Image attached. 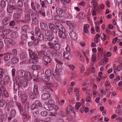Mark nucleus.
I'll return each mask as SVG.
<instances>
[{
  "instance_id": "nucleus-38",
  "label": "nucleus",
  "mask_w": 122,
  "mask_h": 122,
  "mask_svg": "<svg viewBox=\"0 0 122 122\" xmlns=\"http://www.w3.org/2000/svg\"><path fill=\"white\" fill-rule=\"evenodd\" d=\"M21 35L20 36V38L23 40H26L27 38V35L25 34V33H21Z\"/></svg>"
},
{
  "instance_id": "nucleus-8",
  "label": "nucleus",
  "mask_w": 122,
  "mask_h": 122,
  "mask_svg": "<svg viewBox=\"0 0 122 122\" xmlns=\"http://www.w3.org/2000/svg\"><path fill=\"white\" fill-rule=\"evenodd\" d=\"M45 35L47 36V39L48 41H50L52 38L53 34L52 30H47L45 31Z\"/></svg>"
},
{
  "instance_id": "nucleus-29",
  "label": "nucleus",
  "mask_w": 122,
  "mask_h": 122,
  "mask_svg": "<svg viewBox=\"0 0 122 122\" xmlns=\"http://www.w3.org/2000/svg\"><path fill=\"white\" fill-rule=\"evenodd\" d=\"M27 56V54L25 52H22L20 53V59L22 60L24 59Z\"/></svg>"
},
{
  "instance_id": "nucleus-41",
  "label": "nucleus",
  "mask_w": 122,
  "mask_h": 122,
  "mask_svg": "<svg viewBox=\"0 0 122 122\" xmlns=\"http://www.w3.org/2000/svg\"><path fill=\"white\" fill-rule=\"evenodd\" d=\"M73 108L70 105H68L67 107L66 110V115L68 116L69 115V111L72 110Z\"/></svg>"
},
{
  "instance_id": "nucleus-22",
  "label": "nucleus",
  "mask_w": 122,
  "mask_h": 122,
  "mask_svg": "<svg viewBox=\"0 0 122 122\" xmlns=\"http://www.w3.org/2000/svg\"><path fill=\"white\" fill-rule=\"evenodd\" d=\"M85 17V15L84 13L82 12H80L76 16V18L79 19H83Z\"/></svg>"
},
{
  "instance_id": "nucleus-59",
  "label": "nucleus",
  "mask_w": 122,
  "mask_h": 122,
  "mask_svg": "<svg viewBox=\"0 0 122 122\" xmlns=\"http://www.w3.org/2000/svg\"><path fill=\"white\" fill-rule=\"evenodd\" d=\"M38 55L40 56H43L46 54H45V52L44 51H41L39 52L38 53Z\"/></svg>"
},
{
  "instance_id": "nucleus-35",
  "label": "nucleus",
  "mask_w": 122,
  "mask_h": 122,
  "mask_svg": "<svg viewBox=\"0 0 122 122\" xmlns=\"http://www.w3.org/2000/svg\"><path fill=\"white\" fill-rule=\"evenodd\" d=\"M89 27V26L88 24H85L84 26L83 31L84 32L87 33H88V32L87 29Z\"/></svg>"
},
{
  "instance_id": "nucleus-52",
  "label": "nucleus",
  "mask_w": 122,
  "mask_h": 122,
  "mask_svg": "<svg viewBox=\"0 0 122 122\" xmlns=\"http://www.w3.org/2000/svg\"><path fill=\"white\" fill-rule=\"evenodd\" d=\"M5 55L4 58V60L6 61H9L10 59V55H7V54Z\"/></svg>"
},
{
  "instance_id": "nucleus-16",
  "label": "nucleus",
  "mask_w": 122,
  "mask_h": 122,
  "mask_svg": "<svg viewBox=\"0 0 122 122\" xmlns=\"http://www.w3.org/2000/svg\"><path fill=\"white\" fill-rule=\"evenodd\" d=\"M36 94L32 91H30L29 93V96L30 99L34 100L37 97Z\"/></svg>"
},
{
  "instance_id": "nucleus-27",
  "label": "nucleus",
  "mask_w": 122,
  "mask_h": 122,
  "mask_svg": "<svg viewBox=\"0 0 122 122\" xmlns=\"http://www.w3.org/2000/svg\"><path fill=\"white\" fill-rule=\"evenodd\" d=\"M10 22L9 19L7 18H4L2 20V24L4 25H6L8 24Z\"/></svg>"
},
{
  "instance_id": "nucleus-39",
  "label": "nucleus",
  "mask_w": 122,
  "mask_h": 122,
  "mask_svg": "<svg viewBox=\"0 0 122 122\" xmlns=\"http://www.w3.org/2000/svg\"><path fill=\"white\" fill-rule=\"evenodd\" d=\"M40 68V66L39 65L34 64L32 66V69L34 70H38Z\"/></svg>"
},
{
  "instance_id": "nucleus-12",
  "label": "nucleus",
  "mask_w": 122,
  "mask_h": 122,
  "mask_svg": "<svg viewBox=\"0 0 122 122\" xmlns=\"http://www.w3.org/2000/svg\"><path fill=\"white\" fill-rule=\"evenodd\" d=\"M25 71L23 70H18L17 72V74L19 77L22 78L25 76Z\"/></svg>"
},
{
  "instance_id": "nucleus-1",
  "label": "nucleus",
  "mask_w": 122,
  "mask_h": 122,
  "mask_svg": "<svg viewBox=\"0 0 122 122\" xmlns=\"http://www.w3.org/2000/svg\"><path fill=\"white\" fill-rule=\"evenodd\" d=\"M55 25L59 29V36L62 38H66V35L65 34V29L62 24L58 22H56Z\"/></svg>"
},
{
  "instance_id": "nucleus-10",
  "label": "nucleus",
  "mask_w": 122,
  "mask_h": 122,
  "mask_svg": "<svg viewBox=\"0 0 122 122\" xmlns=\"http://www.w3.org/2000/svg\"><path fill=\"white\" fill-rule=\"evenodd\" d=\"M15 105L18 108L20 114L22 113L23 112V109L22 106L20 102L15 101Z\"/></svg>"
},
{
  "instance_id": "nucleus-17",
  "label": "nucleus",
  "mask_w": 122,
  "mask_h": 122,
  "mask_svg": "<svg viewBox=\"0 0 122 122\" xmlns=\"http://www.w3.org/2000/svg\"><path fill=\"white\" fill-rule=\"evenodd\" d=\"M0 91L1 92H3V94L4 96L6 97H8L9 96V94L8 92L5 90V88L4 87H3V88H2Z\"/></svg>"
},
{
  "instance_id": "nucleus-4",
  "label": "nucleus",
  "mask_w": 122,
  "mask_h": 122,
  "mask_svg": "<svg viewBox=\"0 0 122 122\" xmlns=\"http://www.w3.org/2000/svg\"><path fill=\"white\" fill-rule=\"evenodd\" d=\"M8 6L13 9H16V11L17 12H19L21 11V9L18 8V6L16 3L13 1H11L9 2Z\"/></svg>"
},
{
  "instance_id": "nucleus-26",
  "label": "nucleus",
  "mask_w": 122,
  "mask_h": 122,
  "mask_svg": "<svg viewBox=\"0 0 122 122\" xmlns=\"http://www.w3.org/2000/svg\"><path fill=\"white\" fill-rule=\"evenodd\" d=\"M49 52H50L49 55L51 56L52 58L55 57L57 53V51L55 50H52L51 53H50V52L49 51Z\"/></svg>"
},
{
  "instance_id": "nucleus-62",
  "label": "nucleus",
  "mask_w": 122,
  "mask_h": 122,
  "mask_svg": "<svg viewBox=\"0 0 122 122\" xmlns=\"http://www.w3.org/2000/svg\"><path fill=\"white\" fill-rule=\"evenodd\" d=\"M5 100L0 101V107H3L5 106Z\"/></svg>"
},
{
  "instance_id": "nucleus-14",
  "label": "nucleus",
  "mask_w": 122,
  "mask_h": 122,
  "mask_svg": "<svg viewBox=\"0 0 122 122\" xmlns=\"http://www.w3.org/2000/svg\"><path fill=\"white\" fill-rule=\"evenodd\" d=\"M21 114L22 115V119L24 121H28L30 118V116L29 115L24 113V112H23Z\"/></svg>"
},
{
  "instance_id": "nucleus-56",
  "label": "nucleus",
  "mask_w": 122,
  "mask_h": 122,
  "mask_svg": "<svg viewBox=\"0 0 122 122\" xmlns=\"http://www.w3.org/2000/svg\"><path fill=\"white\" fill-rule=\"evenodd\" d=\"M4 74V70L2 68H0V79L2 78Z\"/></svg>"
},
{
  "instance_id": "nucleus-45",
  "label": "nucleus",
  "mask_w": 122,
  "mask_h": 122,
  "mask_svg": "<svg viewBox=\"0 0 122 122\" xmlns=\"http://www.w3.org/2000/svg\"><path fill=\"white\" fill-rule=\"evenodd\" d=\"M49 26L50 28L52 31H53V30L56 28L54 24L51 23H50L49 24Z\"/></svg>"
},
{
  "instance_id": "nucleus-31",
  "label": "nucleus",
  "mask_w": 122,
  "mask_h": 122,
  "mask_svg": "<svg viewBox=\"0 0 122 122\" xmlns=\"http://www.w3.org/2000/svg\"><path fill=\"white\" fill-rule=\"evenodd\" d=\"M30 57L32 59L34 60L35 61H36V62H38L37 56L35 52H34Z\"/></svg>"
},
{
  "instance_id": "nucleus-55",
  "label": "nucleus",
  "mask_w": 122,
  "mask_h": 122,
  "mask_svg": "<svg viewBox=\"0 0 122 122\" xmlns=\"http://www.w3.org/2000/svg\"><path fill=\"white\" fill-rule=\"evenodd\" d=\"M13 9L10 7H9L8 6H7V9L6 10L7 12L10 13H12L13 12Z\"/></svg>"
},
{
  "instance_id": "nucleus-19",
  "label": "nucleus",
  "mask_w": 122,
  "mask_h": 122,
  "mask_svg": "<svg viewBox=\"0 0 122 122\" xmlns=\"http://www.w3.org/2000/svg\"><path fill=\"white\" fill-rule=\"evenodd\" d=\"M28 28V26L27 25L22 26L21 28V33H25L26 32Z\"/></svg>"
},
{
  "instance_id": "nucleus-21",
  "label": "nucleus",
  "mask_w": 122,
  "mask_h": 122,
  "mask_svg": "<svg viewBox=\"0 0 122 122\" xmlns=\"http://www.w3.org/2000/svg\"><path fill=\"white\" fill-rule=\"evenodd\" d=\"M16 112L14 109H12L11 110L10 113V116L12 117V118H14L16 116Z\"/></svg>"
},
{
  "instance_id": "nucleus-33",
  "label": "nucleus",
  "mask_w": 122,
  "mask_h": 122,
  "mask_svg": "<svg viewBox=\"0 0 122 122\" xmlns=\"http://www.w3.org/2000/svg\"><path fill=\"white\" fill-rule=\"evenodd\" d=\"M33 92L36 95H37L39 93V92L38 89V87L37 85H35L34 86Z\"/></svg>"
},
{
  "instance_id": "nucleus-63",
  "label": "nucleus",
  "mask_w": 122,
  "mask_h": 122,
  "mask_svg": "<svg viewBox=\"0 0 122 122\" xmlns=\"http://www.w3.org/2000/svg\"><path fill=\"white\" fill-rule=\"evenodd\" d=\"M33 43L34 44H37L38 43L41 44V43L38 40V39H35L33 41Z\"/></svg>"
},
{
  "instance_id": "nucleus-5",
  "label": "nucleus",
  "mask_w": 122,
  "mask_h": 122,
  "mask_svg": "<svg viewBox=\"0 0 122 122\" xmlns=\"http://www.w3.org/2000/svg\"><path fill=\"white\" fill-rule=\"evenodd\" d=\"M31 15L32 23L36 25L38 24L39 23L37 19L39 17L38 14L36 13H32L31 14Z\"/></svg>"
},
{
  "instance_id": "nucleus-6",
  "label": "nucleus",
  "mask_w": 122,
  "mask_h": 122,
  "mask_svg": "<svg viewBox=\"0 0 122 122\" xmlns=\"http://www.w3.org/2000/svg\"><path fill=\"white\" fill-rule=\"evenodd\" d=\"M31 6L32 9L37 12L39 10L41 9V7L40 5L36 2L34 3L32 2L31 4Z\"/></svg>"
},
{
  "instance_id": "nucleus-47",
  "label": "nucleus",
  "mask_w": 122,
  "mask_h": 122,
  "mask_svg": "<svg viewBox=\"0 0 122 122\" xmlns=\"http://www.w3.org/2000/svg\"><path fill=\"white\" fill-rule=\"evenodd\" d=\"M27 82V81H26L25 80H24L22 83V86L24 87H26L28 85Z\"/></svg>"
},
{
  "instance_id": "nucleus-23",
  "label": "nucleus",
  "mask_w": 122,
  "mask_h": 122,
  "mask_svg": "<svg viewBox=\"0 0 122 122\" xmlns=\"http://www.w3.org/2000/svg\"><path fill=\"white\" fill-rule=\"evenodd\" d=\"M10 77L8 76H6L5 77L4 80V82L3 84L5 85V84H7L10 82Z\"/></svg>"
},
{
  "instance_id": "nucleus-58",
  "label": "nucleus",
  "mask_w": 122,
  "mask_h": 122,
  "mask_svg": "<svg viewBox=\"0 0 122 122\" xmlns=\"http://www.w3.org/2000/svg\"><path fill=\"white\" fill-rule=\"evenodd\" d=\"M101 35L102 38V39L103 41H104L106 39L107 36L104 33H101Z\"/></svg>"
},
{
  "instance_id": "nucleus-42",
  "label": "nucleus",
  "mask_w": 122,
  "mask_h": 122,
  "mask_svg": "<svg viewBox=\"0 0 122 122\" xmlns=\"http://www.w3.org/2000/svg\"><path fill=\"white\" fill-rule=\"evenodd\" d=\"M24 78L26 79L27 81H29L31 79V76L30 74H27L26 75H25V76Z\"/></svg>"
},
{
  "instance_id": "nucleus-46",
  "label": "nucleus",
  "mask_w": 122,
  "mask_h": 122,
  "mask_svg": "<svg viewBox=\"0 0 122 122\" xmlns=\"http://www.w3.org/2000/svg\"><path fill=\"white\" fill-rule=\"evenodd\" d=\"M11 31V30L10 29H6L2 31V33L3 34H5L4 33H5V35H7L9 34Z\"/></svg>"
},
{
  "instance_id": "nucleus-20",
  "label": "nucleus",
  "mask_w": 122,
  "mask_h": 122,
  "mask_svg": "<svg viewBox=\"0 0 122 122\" xmlns=\"http://www.w3.org/2000/svg\"><path fill=\"white\" fill-rule=\"evenodd\" d=\"M8 101V100H6V102ZM6 104L8 107L11 108L14 107V103L12 101L10 100L9 102H6Z\"/></svg>"
},
{
  "instance_id": "nucleus-61",
  "label": "nucleus",
  "mask_w": 122,
  "mask_h": 122,
  "mask_svg": "<svg viewBox=\"0 0 122 122\" xmlns=\"http://www.w3.org/2000/svg\"><path fill=\"white\" fill-rule=\"evenodd\" d=\"M39 114V112L37 111H35L33 112V114L34 116L35 117V118H38V115Z\"/></svg>"
},
{
  "instance_id": "nucleus-43",
  "label": "nucleus",
  "mask_w": 122,
  "mask_h": 122,
  "mask_svg": "<svg viewBox=\"0 0 122 122\" xmlns=\"http://www.w3.org/2000/svg\"><path fill=\"white\" fill-rule=\"evenodd\" d=\"M35 104L37 107V108L38 109V111H41V109L43 108V107H42V105L41 103Z\"/></svg>"
},
{
  "instance_id": "nucleus-50",
  "label": "nucleus",
  "mask_w": 122,
  "mask_h": 122,
  "mask_svg": "<svg viewBox=\"0 0 122 122\" xmlns=\"http://www.w3.org/2000/svg\"><path fill=\"white\" fill-rule=\"evenodd\" d=\"M6 3L4 1L2 0L0 1V6L2 8H4L6 6Z\"/></svg>"
},
{
  "instance_id": "nucleus-11",
  "label": "nucleus",
  "mask_w": 122,
  "mask_h": 122,
  "mask_svg": "<svg viewBox=\"0 0 122 122\" xmlns=\"http://www.w3.org/2000/svg\"><path fill=\"white\" fill-rule=\"evenodd\" d=\"M69 35L71 38L73 40H76L77 39V34L74 31H72L70 32Z\"/></svg>"
},
{
  "instance_id": "nucleus-64",
  "label": "nucleus",
  "mask_w": 122,
  "mask_h": 122,
  "mask_svg": "<svg viewBox=\"0 0 122 122\" xmlns=\"http://www.w3.org/2000/svg\"><path fill=\"white\" fill-rule=\"evenodd\" d=\"M48 102L49 104L51 106L53 105L54 104V102L53 100L52 99H49L48 100Z\"/></svg>"
},
{
  "instance_id": "nucleus-53",
  "label": "nucleus",
  "mask_w": 122,
  "mask_h": 122,
  "mask_svg": "<svg viewBox=\"0 0 122 122\" xmlns=\"http://www.w3.org/2000/svg\"><path fill=\"white\" fill-rule=\"evenodd\" d=\"M31 108L32 110H34L35 109H38L37 107L34 103H33L31 106Z\"/></svg>"
},
{
  "instance_id": "nucleus-40",
  "label": "nucleus",
  "mask_w": 122,
  "mask_h": 122,
  "mask_svg": "<svg viewBox=\"0 0 122 122\" xmlns=\"http://www.w3.org/2000/svg\"><path fill=\"white\" fill-rule=\"evenodd\" d=\"M25 19L26 21H29L30 19V14H26L25 15Z\"/></svg>"
},
{
  "instance_id": "nucleus-51",
  "label": "nucleus",
  "mask_w": 122,
  "mask_h": 122,
  "mask_svg": "<svg viewBox=\"0 0 122 122\" xmlns=\"http://www.w3.org/2000/svg\"><path fill=\"white\" fill-rule=\"evenodd\" d=\"M13 17L15 19H18L20 17V14L18 13L14 14L13 15Z\"/></svg>"
},
{
  "instance_id": "nucleus-57",
  "label": "nucleus",
  "mask_w": 122,
  "mask_h": 122,
  "mask_svg": "<svg viewBox=\"0 0 122 122\" xmlns=\"http://www.w3.org/2000/svg\"><path fill=\"white\" fill-rule=\"evenodd\" d=\"M81 105V103L79 102H77L76 103V105L75 107V108L76 110H77L80 108Z\"/></svg>"
},
{
  "instance_id": "nucleus-28",
  "label": "nucleus",
  "mask_w": 122,
  "mask_h": 122,
  "mask_svg": "<svg viewBox=\"0 0 122 122\" xmlns=\"http://www.w3.org/2000/svg\"><path fill=\"white\" fill-rule=\"evenodd\" d=\"M56 12L57 14L59 15H61L63 12H64L65 11L64 10V11H63L62 10H61L58 8H56Z\"/></svg>"
},
{
  "instance_id": "nucleus-54",
  "label": "nucleus",
  "mask_w": 122,
  "mask_h": 122,
  "mask_svg": "<svg viewBox=\"0 0 122 122\" xmlns=\"http://www.w3.org/2000/svg\"><path fill=\"white\" fill-rule=\"evenodd\" d=\"M91 2L94 5V9H96L98 5L97 2L95 0H92V1Z\"/></svg>"
},
{
  "instance_id": "nucleus-13",
  "label": "nucleus",
  "mask_w": 122,
  "mask_h": 122,
  "mask_svg": "<svg viewBox=\"0 0 122 122\" xmlns=\"http://www.w3.org/2000/svg\"><path fill=\"white\" fill-rule=\"evenodd\" d=\"M44 106L45 109L48 111H50L53 109L52 106L47 103L44 104Z\"/></svg>"
},
{
  "instance_id": "nucleus-2",
  "label": "nucleus",
  "mask_w": 122,
  "mask_h": 122,
  "mask_svg": "<svg viewBox=\"0 0 122 122\" xmlns=\"http://www.w3.org/2000/svg\"><path fill=\"white\" fill-rule=\"evenodd\" d=\"M50 86L53 87L54 85L51 83H46L45 84L42 85L41 89L43 92H46L51 93L50 92H52L53 90Z\"/></svg>"
},
{
  "instance_id": "nucleus-48",
  "label": "nucleus",
  "mask_w": 122,
  "mask_h": 122,
  "mask_svg": "<svg viewBox=\"0 0 122 122\" xmlns=\"http://www.w3.org/2000/svg\"><path fill=\"white\" fill-rule=\"evenodd\" d=\"M40 114L42 116L44 117L47 115L48 112L46 111H43L41 112Z\"/></svg>"
},
{
  "instance_id": "nucleus-37",
  "label": "nucleus",
  "mask_w": 122,
  "mask_h": 122,
  "mask_svg": "<svg viewBox=\"0 0 122 122\" xmlns=\"http://www.w3.org/2000/svg\"><path fill=\"white\" fill-rule=\"evenodd\" d=\"M38 37V40L41 43V41H43L44 38V36L43 34H40L39 35Z\"/></svg>"
},
{
  "instance_id": "nucleus-30",
  "label": "nucleus",
  "mask_w": 122,
  "mask_h": 122,
  "mask_svg": "<svg viewBox=\"0 0 122 122\" xmlns=\"http://www.w3.org/2000/svg\"><path fill=\"white\" fill-rule=\"evenodd\" d=\"M11 62L14 64L18 63L19 61V59L16 57H13L11 60Z\"/></svg>"
},
{
  "instance_id": "nucleus-49",
  "label": "nucleus",
  "mask_w": 122,
  "mask_h": 122,
  "mask_svg": "<svg viewBox=\"0 0 122 122\" xmlns=\"http://www.w3.org/2000/svg\"><path fill=\"white\" fill-rule=\"evenodd\" d=\"M35 31L36 34L37 36H39L40 34V29L38 27H36L35 29Z\"/></svg>"
},
{
  "instance_id": "nucleus-25",
  "label": "nucleus",
  "mask_w": 122,
  "mask_h": 122,
  "mask_svg": "<svg viewBox=\"0 0 122 122\" xmlns=\"http://www.w3.org/2000/svg\"><path fill=\"white\" fill-rule=\"evenodd\" d=\"M4 41L5 43H6L8 45L10 44H13V41L11 39L6 38L5 39Z\"/></svg>"
},
{
  "instance_id": "nucleus-32",
  "label": "nucleus",
  "mask_w": 122,
  "mask_h": 122,
  "mask_svg": "<svg viewBox=\"0 0 122 122\" xmlns=\"http://www.w3.org/2000/svg\"><path fill=\"white\" fill-rule=\"evenodd\" d=\"M52 73L49 69H47L45 71V74L47 76L50 77L52 75Z\"/></svg>"
},
{
  "instance_id": "nucleus-44",
  "label": "nucleus",
  "mask_w": 122,
  "mask_h": 122,
  "mask_svg": "<svg viewBox=\"0 0 122 122\" xmlns=\"http://www.w3.org/2000/svg\"><path fill=\"white\" fill-rule=\"evenodd\" d=\"M42 79L43 81L46 82L49 81L50 80V78L49 77L47 76H42Z\"/></svg>"
},
{
  "instance_id": "nucleus-15",
  "label": "nucleus",
  "mask_w": 122,
  "mask_h": 122,
  "mask_svg": "<svg viewBox=\"0 0 122 122\" xmlns=\"http://www.w3.org/2000/svg\"><path fill=\"white\" fill-rule=\"evenodd\" d=\"M40 26L41 29L44 31L47 30L48 29L47 25L44 23L41 22L40 23Z\"/></svg>"
},
{
  "instance_id": "nucleus-9",
  "label": "nucleus",
  "mask_w": 122,
  "mask_h": 122,
  "mask_svg": "<svg viewBox=\"0 0 122 122\" xmlns=\"http://www.w3.org/2000/svg\"><path fill=\"white\" fill-rule=\"evenodd\" d=\"M50 93H44L41 96V98L43 100H46L49 99L50 97L51 94Z\"/></svg>"
},
{
  "instance_id": "nucleus-7",
  "label": "nucleus",
  "mask_w": 122,
  "mask_h": 122,
  "mask_svg": "<svg viewBox=\"0 0 122 122\" xmlns=\"http://www.w3.org/2000/svg\"><path fill=\"white\" fill-rule=\"evenodd\" d=\"M67 47H66V51L63 53V57L65 58L67 60H70L71 59L72 56L71 54L67 51Z\"/></svg>"
},
{
  "instance_id": "nucleus-36",
  "label": "nucleus",
  "mask_w": 122,
  "mask_h": 122,
  "mask_svg": "<svg viewBox=\"0 0 122 122\" xmlns=\"http://www.w3.org/2000/svg\"><path fill=\"white\" fill-rule=\"evenodd\" d=\"M60 45L59 44H56L54 45L53 49H54L55 50L57 51L60 49Z\"/></svg>"
},
{
  "instance_id": "nucleus-18",
  "label": "nucleus",
  "mask_w": 122,
  "mask_h": 122,
  "mask_svg": "<svg viewBox=\"0 0 122 122\" xmlns=\"http://www.w3.org/2000/svg\"><path fill=\"white\" fill-rule=\"evenodd\" d=\"M40 4L41 5V9L42 10H43L45 7H46V3L45 0H40Z\"/></svg>"
},
{
  "instance_id": "nucleus-24",
  "label": "nucleus",
  "mask_w": 122,
  "mask_h": 122,
  "mask_svg": "<svg viewBox=\"0 0 122 122\" xmlns=\"http://www.w3.org/2000/svg\"><path fill=\"white\" fill-rule=\"evenodd\" d=\"M21 85V83H18L17 82H15L14 84V88L15 90H19L20 88V86Z\"/></svg>"
},
{
  "instance_id": "nucleus-34",
  "label": "nucleus",
  "mask_w": 122,
  "mask_h": 122,
  "mask_svg": "<svg viewBox=\"0 0 122 122\" xmlns=\"http://www.w3.org/2000/svg\"><path fill=\"white\" fill-rule=\"evenodd\" d=\"M30 108L29 103L28 102L26 103L25 105L24 109L26 112H28Z\"/></svg>"
},
{
  "instance_id": "nucleus-3",
  "label": "nucleus",
  "mask_w": 122,
  "mask_h": 122,
  "mask_svg": "<svg viewBox=\"0 0 122 122\" xmlns=\"http://www.w3.org/2000/svg\"><path fill=\"white\" fill-rule=\"evenodd\" d=\"M49 51H47L46 52V54L43 56V59L45 62V64L47 66L49 63H50L51 62V59L52 58L50 55L48 54L49 53Z\"/></svg>"
},
{
  "instance_id": "nucleus-60",
  "label": "nucleus",
  "mask_w": 122,
  "mask_h": 122,
  "mask_svg": "<svg viewBox=\"0 0 122 122\" xmlns=\"http://www.w3.org/2000/svg\"><path fill=\"white\" fill-rule=\"evenodd\" d=\"M34 121L35 122H49L47 121L39 120L38 118H35Z\"/></svg>"
}]
</instances>
